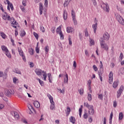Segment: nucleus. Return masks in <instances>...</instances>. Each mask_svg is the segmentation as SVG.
Returning <instances> with one entry per match:
<instances>
[{
  "label": "nucleus",
  "instance_id": "obj_1",
  "mask_svg": "<svg viewBox=\"0 0 124 124\" xmlns=\"http://www.w3.org/2000/svg\"><path fill=\"white\" fill-rule=\"evenodd\" d=\"M4 14L2 15V18L3 20L8 21H11L12 22V27H13V28H15L16 29L17 27H18V23L15 21V19H14V18L13 17H10V16H8L7 15V13L4 12Z\"/></svg>",
  "mask_w": 124,
  "mask_h": 124
},
{
  "label": "nucleus",
  "instance_id": "obj_2",
  "mask_svg": "<svg viewBox=\"0 0 124 124\" xmlns=\"http://www.w3.org/2000/svg\"><path fill=\"white\" fill-rule=\"evenodd\" d=\"M105 41H106V40H105L104 38H101L100 39V46L102 49H104L106 51H108V46L107 45V44H105Z\"/></svg>",
  "mask_w": 124,
  "mask_h": 124
},
{
  "label": "nucleus",
  "instance_id": "obj_3",
  "mask_svg": "<svg viewBox=\"0 0 124 124\" xmlns=\"http://www.w3.org/2000/svg\"><path fill=\"white\" fill-rule=\"evenodd\" d=\"M115 15L118 22L123 26H124V20L123 17H121L119 14H115Z\"/></svg>",
  "mask_w": 124,
  "mask_h": 124
},
{
  "label": "nucleus",
  "instance_id": "obj_4",
  "mask_svg": "<svg viewBox=\"0 0 124 124\" xmlns=\"http://www.w3.org/2000/svg\"><path fill=\"white\" fill-rule=\"evenodd\" d=\"M102 8L104 10V11H106V12H109V5H108V3L103 2L101 5Z\"/></svg>",
  "mask_w": 124,
  "mask_h": 124
},
{
  "label": "nucleus",
  "instance_id": "obj_5",
  "mask_svg": "<svg viewBox=\"0 0 124 124\" xmlns=\"http://www.w3.org/2000/svg\"><path fill=\"white\" fill-rule=\"evenodd\" d=\"M124 91V86L122 85L119 90L117 92V98H119L121 96L123 91Z\"/></svg>",
  "mask_w": 124,
  "mask_h": 124
},
{
  "label": "nucleus",
  "instance_id": "obj_6",
  "mask_svg": "<svg viewBox=\"0 0 124 124\" xmlns=\"http://www.w3.org/2000/svg\"><path fill=\"white\" fill-rule=\"evenodd\" d=\"M72 19L74 22V25H77V20H76V18L75 17V13L73 11V10H72Z\"/></svg>",
  "mask_w": 124,
  "mask_h": 124
},
{
  "label": "nucleus",
  "instance_id": "obj_7",
  "mask_svg": "<svg viewBox=\"0 0 124 124\" xmlns=\"http://www.w3.org/2000/svg\"><path fill=\"white\" fill-rule=\"evenodd\" d=\"M5 94L6 95V96H11V94H13V92H12V90L9 89V90H6L5 91Z\"/></svg>",
  "mask_w": 124,
  "mask_h": 124
},
{
  "label": "nucleus",
  "instance_id": "obj_8",
  "mask_svg": "<svg viewBox=\"0 0 124 124\" xmlns=\"http://www.w3.org/2000/svg\"><path fill=\"white\" fill-rule=\"evenodd\" d=\"M7 69H6L5 70V72L3 74V72H0V77H3V78H6L7 77V72H8Z\"/></svg>",
  "mask_w": 124,
  "mask_h": 124
},
{
  "label": "nucleus",
  "instance_id": "obj_9",
  "mask_svg": "<svg viewBox=\"0 0 124 124\" xmlns=\"http://www.w3.org/2000/svg\"><path fill=\"white\" fill-rule=\"evenodd\" d=\"M109 79H108V82L109 84H112L113 83V73L112 72H110L109 75H108Z\"/></svg>",
  "mask_w": 124,
  "mask_h": 124
},
{
  "label": "nucleus",
  "instance_id": "obj_10",
  "mask_svg": "<svg viewBox=\"0 0 124 124\" xmlns=\"http://www.w3.org/2000/svg\"><path fill=\"white\" fill-rule=\"evenodd\" d=\"M35 72L38 76H41V75H42V73H43V71H42L40 69H36L35 70Z\"/></svg>",
  "mask_w": 124,
  "mask_h": 124
},
{
  "label": "nucleus",
  "instance_id": "obj_11",
  "mask_svg": "<svg viewBox=\"0 0 124 124\" xmlns=\"http://www.w3.org/2000/svg\"><path fill=\"white\" fill-rule=\"evenodd\" d=\"M94 23L95 24L93 25V29L94 31H96V29H97V20L96 18H95Z\"/></svg>",
  "mask_w": 124,
  "mask_h": 124
},
{
  "label": "nucleus",
  "instance_id": "obj_12",
  "mask_svg": "<svg viewBox=\"0 0 124 124\" xmlns=\"http://www.w3.org/2000/svg\"><path fill=\"white\" fill-rule=\"evenodd\" d=\"M39 11L40 15H42L43 13V5L42 3H39Z\"/></svg>",
  "mask_w": 124,
  "mask_h": 124
},
{
  "label": "nucleus",
  "instance_id": "obj_13",
  "mask_svg": "<svg viewBox=\"0 0 124 124\" xmlns=\"http://www.w3.org/2000/svg\"><path fill=\"white\" fill-rule=\"evenodd\" d=\"M103 38L105 39L106 41L109 39V34L106 32L105 34H104L103 36Z\"/></svg>",
  "mask_w": 124,
  "mask_h": 124
},
{
  "label": "nucleus",
  "instance_id": "obj_14",
  "mask_svg": "<svg viewBox=\"0 0 124 124\" xmlns=\"http://www.w3.org/2000/svg\"><path fill=\"white\" fill-rule=\"evenodd\" d=\"M33 105L36 108H39L40 107V104L37 101H35L33 102Z\"/></svg>",
  "mask_w": 124,
  "mask_h": 124
},
{
  "label": "nucleus",
  "instance_id": "obj_15",
  "mask_svg": "<svg viewBox=\"0 0 124 124\" xmlns=\"http://www.w3.org/2000/svg\"><path fill=\"white\" fill-rule=\"evenodd\" d=\"M50 110H54L56 108V107H55V102H54V101H52V102H50Z\"/></svg>",
  "mask_w": 124,
  "mask_h": 124
},
{
  "label": "nucleus",
  "instance_id": "obj_16",
  "mask_svg": "<svg viewBox=\"0 0 124 124\" xmlns=\"http://www.w3.org/2000/svg\"><path fill=\"white\" fill-rule=\"evenodd\" d=\"M57 33H58L60 36V39L61 40H63L64 39L63 34L62 31H58Z\"/></svg>",
  "mask_w": 124,
  "mask_h": 124
},
{
  "label": "nucleus",
  "instance_id": "obj_17",
  "mask_svg": "<svg viewBox=\"0 0 124 124\" xmlns=\"http://www.w3.org/2000/svg\"><path fill=\"white\" fill-rule=\"evenodd\" d=\"M88 112L89 115H93V114H94V109H93V107L91 108V109H89Z\"/></svg>",
  "mask_w": 124,
  "mask_h": 124
},
{
  "label": "nucleus",
  "instance_id": "obj_18",
  "mask_svg": "<svg viewBox=\"0 0 124 124\" xmlns=\"http://www.w3.org/2000/svg\"><path fill=\"white\" fill-rule=\"evenodd\" d=\"M84 106H85V107H87L88 109H92V108L93 107V106L90 105L88 103H84Z\"/></svg>",
  "mask_w": 124,
  "mask_h": 124
},
{
  "label": "nucleus",
  "instance_id": "obj_19",
  "mask_svg": "<svg viewBox=\"0 0 124 124\" xmlns=\"http://www.w3.org/2000/svg\"><path fill=\"white\" fill-rule=\"evenodd\" d=\"M63 16L64 20H66V19H67V12L65 10H64Z\"/></svg>",
  "mask_w": 124,
  "mask_h": 124
},
{
  "label": "nucleus",
  "instance_id": "obj_20",
  "mask_svg": "<svg viewBox=\"0 0 124 124\" xmlns=\"http://www.w3.org/2000/svg\"><path fill=\"white\" fill-rule=\"evenodd\" d=\"M65 77L64 78V84L65 83H67L68 84V76L67 75V74H66L65 75Z\"/></svg>",
  "mask_w": 124,
  "mask_h": 124
},
{
  "label": "nucleus",
  "instance_id": "obj_21",
  "mask_svg": "<svg viewBox=\"0 0 124 124\" xmlns=\"http://www.w3.org/2000/svg\"><path fill=\"white\" fill-rule=\"evenodd\" d=\"M71 0H65V2L64 3V7H66L67 5L69 4V2H70V1Z\"/></svg>",
  "mask_w": 124,
  "mask_h": 124
},
{
  "label": "nucleus",
  "instance_id": "obj_22",
  "mask_svg": "<svg viewBox=\"0 0 124 124\" xmlns=\"http://www.w3.org/2000/svg\"><path fill=\"white\" fill-rule=\"evenodd\" d=\"M69 120L71 123H72V124H75V118H74V117L71 116L70 117Z\"/></svg>",
  "mask_w": 124,
  "mask_h": 124
},
{
  "label": "nucleus",
  "instance_id": "obj_23",
  "mask_svg": "<svg viewBox=\"0 0 124 124\" xmlns=\"http://www.w3.org/2000/svg\"><path fill=\"white\" fill-rule=\"evenodd\" d=\"M18 53L20 55V56H21V57H22V56H24V52H23V50H22V49L21 48H18Z\"/></svg>",
  "mask_w": 124,
  "mask_h": 124
},
{
  "label": "nucleus",
  "instance_id": "obj_24",
  "mask_svg": "<svg viewBox=\"0 0 124 124\" xmlns=\"http://www.w3.org/2000/svg\"><path fill=\"white\" fill-rule=\"evenodd\" d=\"M51 76L52 75H51V73H48L47 74V78H48L49 83H52V78H51Z\"/></svg>",
  "mask_w": 124,
  "mask_h": 124
},
{
  "label": "nucleus",
  "instance_id": "obj_25",
  "mask_svg": "<svg viewBox=\"0 0 124 124\" xmlns=\"http://www.w3.org/2000/svg\"><path fill=\"white\" fill-rule=\"evenodd\" d=\"M112 87L114 89H116V88L118 87V81H114L112 84Z\"/></svg>",
  "mask_w": 124,
  "mask_h": 124
},
{
  "label": "nucleus",
  "instance_id": "obj_26",
  "mask_svg": "<svg viewBox=\"0 0 124 124\" xmlns=\"http://www.w3.org/2000/svg\"><path fill=\"white\" fill-rule=\"evenodd\" d=\"M43 77H44V80L45 81H46V78H47V73H46V72L43 71Z\"/></svg>",
  "mask_w": 124,
  "mask_h": 124
},
{
  "label": "nucleus",
  "instance_id": "obj_27",
  "mask_svg": "<svg viewBox=\"0 0 124 124\" xmlns=\"http://www.w3.org/2000/svg\"><path fill=\"white\" fill-rule=\"evenodd\" d=\"M2 51H4L5 52H7V51H8V49H7V47L4 46H2L1 47Z\"/></svg>",
  "mask_w": 124,
  "mask_h": 124
},
{
  "label": "nucleus",
  "instance_id": "obj_28",
  "mask_svg": "<svg viewBox=\"0 0 124 124\" xmlns=\"http://www.w3.org/2000/svg\"><path fill=\"white\" fill-rule=\"evenodd\" d=\"M82 109H83V105L80 106V108H79V115L80 118H81V116L82 115Z\"/></svg>",
  "mask_w": 124,
  "mask_h": 124
},
{
  "label": "nucleus",
  "instance_id": "obj_29",
  "mask_svg": "<svg viewBox=\"0 0 124 124\" xmlns=\"http://www.w3.org/2000/svg\"><path fill=\"white\" fill-rule=\"evenodd\" d=\"M74 30L71 27H68L66 29V31H74Z\"/></svg>",
  "mask_w": 124,
  "mask_h": 124
},
{
  "label": "nucleus",
  "instance_id": "obj_30",
  "mask_svg": "<svg viewBox=\"0 0 124 124\" xmlns=\"http://www.w3.org/2000/svg\"><path fill=\"white\" fill-rule=\"evenodd\" d=\"M78 91L80 95H83V93H84V89L81 88L80 89H79Z\"/></svg>",
  "mask_w": 124,
  "mask_h": 124
},
{
  "label": "nucleus",
  "instance_id": "obj_31",
  "mask_svg": "<svg viewBox=\"0 0 124 124\" xmlns=\"http://www.w3.org/2000/svg\"><path fill=\"white\" fill-rule=\"evenodd\" d=\"M124 119V114H123V112H120L119 115V120H123Z\"/></svg>",
  "mask_w": 124,
  "mask_h": 124
},
{
  "label": "nucleus",
  "instance_id": "obj_32",
  "mask_svg": "<svg viewBox=\"0 0 124 124\" xmlns=\"http://www.w3.org/2000/svg\"><path fill=\"white\" fill-rule=\"evenodd\" d=\"M70 113V108L68 107L67 108V110L66 112L67 117L69 115Z\"/></svg>",
  "mask_w": 124,
  "mask_h": 124
},
{
  "label": "nucleus",
  "instance_id": "obj_33",
  "mask_svg": "<svg viewBox=\"0 0 124 124\" xmlns=\"http://www.w3.org/2000/svg\"><path fill=\"white\" fill-rule=\"evenodd\" d=\"M29 52L30 55H33V49L32 48H30L29 49Z\"/></svg>",
  "mask_w": 124,
  "mask_h": 124
},
{
  "label": "nucleus",
  "instance_id": "obj_34",
  "mask_svg": "<svg viewBox=\"0 0 124 124\" xmlns=\"http://www.w3.org/2000/svg\"><path fill=\"white\" fill-rule=\"evenodd\" d=\"M83 118L84 119H87L88 118V113H87V110L84 111V113L83 114Z\"/></svg>",
  "mask_w": 124,
  "mask_h": 124
},
{
  "label": "nucleus",
  "instance_id": "obj_35",
  "mask_svg": "<svg viewBox=\"0 0 124 124\" xmlns=\"http://www.w3.org/2000/svg\"><path fill=\"white\" fill-rule=\"evenodd\" d=\"M47 97H48L49 99L50 100V102L54 101L53 100V97L50 95V94H47Z\"/></svg>",
  "mask_w": 124,
  "mask_h": 124
},
{
  "label": "nucleus",
  "instance_id": "obj_36",
  "mask_svg": "<svg viewBox=\"0 0 124 124\" xmlns=\"http://www.w3.org/2000/svg\"><path fill=\"white\" fill-rule=\"evenodd\" d=\"M88 99L89 101H91V100L93 99V98L92 97V94H89V93H88Z\"/></svg>",
  "mask_w": 124,
  "mask_h": 124
},
{
  "label": "nucleus",
  "instance_id": "obj_37",
  "mask_svg": "<svg viewBox=\"0 0 124 124\" xmlns=\"http://www.w3.org/2000/svg\"><path fill=\"white\" fill-rule=\"evenodd\" d=\"M37 80H38L39 83L40 84L41 86H44V82L43 81L41 80L39 78H37Z\"/></svg>",
  "mask_w": 124,
  "mask_h": 124
},
{
  "label": "nucleus",
  "instance_id": "obj_38",
  "mask_svg": "<svg viewBox=\"0 0 124 124\" xmlns=\"http://www.w3.org/2000/svg\"><path fill=\"white\" fill-rule=\"evenodd\" d=\"M0 35L4 39L6 38V35H5L3 32H1Z\"/></svg>",
  "mask_w": 124,
  "mask_h": 124
},
{
  "label": "nucleus",
  "instance_id": "obj_39",
  "mask_svg": "<svg viewBox=\"0 0 124 124\" xmlns=\"http://www.w3.org/2000/svg\"><path fill=\"white\" fill-rule=\"evenodd\" d=\"M14 114L15 115V118L18 119L19 118V114H18L17 112H14Z\"/></svg>",
  "mask_w": 124,
  "mask_h": 124
},
{
  "label": "nucleus",
  "instance_id": "obj_40",
  "mask_svg": "<svg viewBox=\"0 0 124 124\" xmlns=\"http://www.w3.org/2000/svg\"><path fill=\"white\" fill-rule=\"evenodd\" d=\"M5 54L8 58H11V55H10V53L8 50L5 52Z\"/></svg>",
  "mask_w": 124,
  "mask_h": 124
},
{
  "label": "nucleus",
  "instance_id": "obj_41",
  "mask_svg": "<svg viewBox=\"0 0 124 124\" xmlns=\"http://www.w3.org/2000/svg\"><path fill=\"white\" fill-rule=\"evenodd\" d=\"M45 51L46 52V53H48V52H49V46H45Z\"/></svg>",
  "mask_w": 124,
  "mask_h": 124
},
{
  "label": "nucleus",
  "instance_id": "obj_42",
  "mask_svg": "<svg viewBox=\"0 0 124 124\" xmlns=\"http://www.w3.org/2000/svg\"><path fill=\"white\" fill-rule=\"evenodd\" d=\"M14 72L15 73H16V74H21V72L19 71V69H16L14 71Z\"/></svg>",
  "mask_w": 124,
  "mask_h": 124
},
{
  "label": "nucleus",
  "instance_id": "obj_43",
  "mask_svg": "<svg viewBox=\"0 0 124 124\" xmlns=\"http://www.w3.org/2000/svg\"><path fill=\"white\" fill-rule=\"evenodd\" d=\"M20 34V36L23 37V36H25V35H26V32L25 31H21Z\"/></svg>",
  "mask_w": 124,
  "mask_h": 124
},
{
  "label": "nucleus",
  "instance_id": "obj_44",
  "mask_svg": "<svg viewBox=\"0 0 124 124\" xmlns=\"http://www.w3.org/2000/svg\"><path fill=\"white\" fill-rule=\"evenodd\" d=\"M90 42L91 46H92V45H94V41H93V40L92 39H90Z\"/></svg>",
  "mask_w": 124,
  "mask_h": 124
},
{
  "label": "nucleus",
  "instance_id": "obj_45",
  "mask_svg": "<svg viewBox=\"0 0 124 124\" xmlns=\"http://www.w3.org/2000/svg\"><path fill=\"white\" fill-rule=\"evenodd\" d=\"M102 74H103V71L102 70H100L98 72L99 76H102Z\"/></svg>",
  "mask_w": 124,
  "mask_h": 124
},
{
  "label": "nucleus",
  "instance_id": "obj_46",
  "mask_svg": "<svg viewBox=\"0 0 124 124\" xmlns=\"http://www.w3.org/2000/svg\"><path fill=\"white\" fill-rule=\"evenodd\" d=\"M33 34H34L36 39L38 40V34L36 33L35 32H34Z\"/></svg>",
  "mask_w": 124,
  "mask_h": 124
},
{
  "label": "nucleus",
  "instance_id": "obj_47",
  "mask_svg": "<svg viewBox=\"0 0 124 124\" xmlns=\"http://www.w3.org/2000/svg\"><path fill=\"white\" fill-rule=\"evenodd\" d=\"M98 98L102 100L103 99V95L102 94H100L98 95Z\"/></svg>",
  "mask_w": 124,
  "mask_h": 124
},
{
  "label": "nucleus",
  "instance_id": "obj_48",
  "mask_svg": "<svg viewBox=\"0 0 124 124\" xmlns=\"http://www.w3.org/2000/svg\"><path fill=\"white\" fill-rule=\"evenodd\" d=\"M117 104H118V103L117 102V101H113V107H114V108H116L117 107Z\"/></svg>",
  "mask_w": 124,
  "mask_h": 124
},
{
  "label": "nucleus",
  "instance_id": "obj_49",
  "mask_svg": "<svg viewBox=\"0 0 124 124\" xmlns=\"http://www.w3.org/2000/svg\"><path fill=\"white\" fill-rule=\"evenodd\" d=\"M56 31H62V26H60L56 29Z\"/></svg>",
  "mask_w": 124,
  "mask_h": 124
},
{
  "label": "nucleus",
  "instance_id": "obj_50",
  "mask_svg": "<svg viewBox=\"0 0 124 124\" xmlns=\"http://www.w3.org/2000/svg\"><path fill=\"white\" fill-rule=\"evenodd\" d=\"M119 58L121 61H123V59L124 58V55L123 54V53H121Z\"/></svg>",
  "mask_w": 124,
  "mask_h": 124
},
{
  "label": "nucleus",
  "instance_id": "obj_51",
  "mask_svg": "<svg viewBox=\"0 0 124 124\" xmlns=\"http://www.w3.org/2000/svg\"><path fill=\"white\" fill-rule=\"evenodd\" d=\"M68 40L69 45H72V41H71V38L70 37H69Z\"/></svg>",
  "mask_w": 124,
  "mask_h": 124
},
{
  "label": "nucleus",
  "instance_id": "obj_52",
  "mask_svg": "<svg viewBox=\"0 0 124 124\" xmlns=\"http://www.w3.org/2000/svg\"><path fill=\"white\" fill-rule=\"evenodd\" d=\"M58 90L60 91V93H64V90L61 89H58Z\"/></svg>",
  "mask_w": 124,
  "mask_h": 124
},
{
  "label": "nucleus",
  "instance_id": "obj_53",
  "mask_svg": "<svg viewBox=\"0 0 124 124\" xmlns=\"http://www.w3.org/2000/svg\"><path fill=\"white\" fill-rule=\"evenodd\" d=\"M113 118V112H111L109 116V121H112Z\"/></svg>",
  "mask_w": 124,
  "mask_h": 124
},
{
  "label": "nucleus",
  "instance_id": "obj_54",
  "mask_svg": "<svg viewBox=\"0 0 124 124\" xmlns=\"http://www.w3.org/2000/svg\"><path fill=\"white\" fill-rule=\"evenodd\" d=\"M20 9L22 10V11H23V12H25V11L26 10L25 9V7H24V6H20Z\"/></svg>",
  "mask_w": 124,
  "mask_h": 124
},
{
  "label": "nucleus",
  "instance_id": "obj_55",
  "mask_svg": "<svg viewBox=\"0 0 124 124\" xmlns=\"http://www.w3.org/2000/svg\"><path fill=\"white\" fill-rule=\"evenodd\" d=\"M47 6H48V0H45V6H46V7H47Z\"/></svg>",
  "mask_w": 124,
  "mask_h": 124
},
{
  "label": "nucleus",
  "instance_id": "obj_56",
  "mask_svg": "<svg viewBox=\"0 0 124 124\" xmlns=\"http://www.w3.org/2000/svg\"><path fill=\"white\" fill-rule=\"evenodd\" d=\"M4 108V105L2 104H0V110H1V109H3Z\"/></svg>",
  "mask_w": 124,
  "mask_h": 124
},
{
  "label": "nucleus",
  "instance_id": "obj_57",
  "mask_svg": "<svg viewBox=\"0 0 124 124\" xmlns=\"http://www.w3.org/2000/svg\"><path fill=\"white\" fill-rule=\"evenodd\" d=\"M17 81H18V79H17V78H13V82L15 84H16V82H17Z\"/></svg>",
  "mask_w": 124,
  "mask_h": 124
},
{
  "label": "nucleus",
  "instance_id": "obj_58",
  "mask_svg": "<svg viewBox=\"0 0 124 124\" xmlns=\"http://www.w3.org/2000/svg\"><path fill=\"white\" fill-rule=\"evenodd\" d=\"M93 68L94 70V71H97V67H96V66H95V65H93Z\"/></svg>",
  "mask_w": 124,
  "mask_h": 124
},
{
  "label": "nucleus",
  "instance_id": "obj_59",
  "mask_svg": "<svg viewBox=\"0 0 124 124\" xmlns=\"http://www.w3.org/2000/svg\"><path fill=\"white\" fill-rule=\"evenodd\" d=\"M85 53L86 56H87V57H89V52L88 51V50H85Z\"/></svg>",
  "mask_w": 124,
  "mask_h": 124
},
{
  "label": "nucleus",
  "instance_id": "obj_60",
  "mask_svg": "<svg viewBox=\"0 0 124 124\" xmlns=\"http://www.w3.org/2000/svg\"><path fill=\"white\" fill-rule=\"evenodd\" d=\"M118 11H120L121 13H123V9L122 8H117Z\"/></svg>",
  "mask_w": 124,
  "mask_h": 124
},
{
  "label": "nucleus",
  "instance_id": "obj_61",
  "mask_svg": "<svg viewBox=\"0 0 124 124\" xmlns=\"http://www.w3.org/2000/svg\"><path fill=\"white\" fill-rule=\"evenodd\" d=\"M9 5L11 10H13L14 9V8L13 7V5L12 4V3H10Z\"/></svg>",
  "mask_w": 124,
  "mask_h": 124
},
{
  "label": "nucleus",
  "instance_id": "obj_62",
  "mask_svg": "<svg viewBox=\"0 0 124 124\" xmlns=\"http://www.w3.org/2000/svg\"><path fill=\"white\" fill-rule=\"evenodd\" d=\"M120 71H121V73L122 74H124V68H122L121 69H120Z\"/></svg>",
  "mask_w": 124,
  "mask_h": 124
},
{
  "label": "nucleus",
  "instance_id": "obj_63",
  "mask_svg": "<svg viewBox=\"0 0 124 124\" xmlns=\"http://www.w3.org/2000/svg\"><path fill=\"white\" fill-rule=\"evenodd\" d=\"M26 0H23V1H22V4L24 6H26V5H27L26 4Z\"/></svg>",
  "mask_w": 124,
  "mask_h": 124
},
{
  "label": "nucleus",
  "instance_id": "obj_64",
  "mask_svg": "<svg viewBox=\"0 0 124 124\" xmlns=\"http://www.w3.org/2000/svg\"><path fill=\"white\" fill-rule=\"evenodd\" d=\"M35 50H36V53L38 54V53H39V48L36 47Z\"/></svg>",
  "mask_w": 124,
  "mask_h": 124
}]
</instances>
